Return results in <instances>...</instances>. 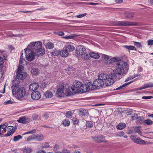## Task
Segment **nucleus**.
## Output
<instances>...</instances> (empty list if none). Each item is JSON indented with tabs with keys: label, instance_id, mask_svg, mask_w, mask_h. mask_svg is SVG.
<instances>
[{
	"label": "nucleus",
	"instance_id": "aec40b11",
	"mask_svg": "<svg viewBox=\"0 0 153 153\" xmlns=\"http://www.w3.org/2000/svg\"><path fill=\"white\" fill-rule=\"evenodd\" d=\"M35 140L38 141H41L44 139V136L42 134H35Z\"/></svg>",
	"mask_w": 153,
	"mask_h": 153
},
{
	"label": "nucleus",
	"instance_id": "338daca9",
	"mask_svg": "<svg viewBox=\"0 0 153 153\" xmlns=\"http://www.w3.org/2000/svg\"><path fill=\"white\" fill-rule=\"evenodd\" d=\"M127 114L128 115H130L132 113V110L130 109H128L126 110Z\"/></svg>",
	"mask_w": 153,
	"mask_h": 153
},
{
	"label": "nucleus",
	"instance_id": "423d86ee",
	"mask_svg": "<svg viewBox=\"0 0 153 153\" xmlns=\"http://www.w3.org/2000/svg\"><path fill=\"white\" fill-rule=\"evenodd\" d=\"M82 83L80 81L76 82L71 87V89L74 93H78L81 92Z\"/></svg>",
	"mask_w": 153,
	"mask_h": 153
},
{
	"label": "nucleus",
	"instance_id": "e433bc0d",
	"mask_svg": "<svg viewBox=\"0 0 153 153\" xmlns=\"http://www.w3.org/2000/svg\"><path fill=\"white\" fill-rule=\"evenodd\" d=\"M23 51H22L21 53V56H20L19 60V63L20 64H22L24 63V62L25 61V60L24 58H23Z\"/></svg>",
	"mask_w": 153,
	"mask_h": 153
},
{
	"label": "nucleus",
	"instance_id": "774afa93",
	"mask_svg": "<svg viewBox=\"0 0 153 153\" xmlns=\"http://www.w3.org/2000/svg\"><path fill=\"white\" fill-rule=\"evenodd\" d=\"M64 35V33L62 31H59L58 32L57 35L60 36H62Z\"/></svg>",
	"mask_w": 153,
	"mask_h": 153
},
{
	"label": "nucleus",
	"instance_id": "de8ad7c7",
	"mask_svg": "<svg viewBox=\"0 0 153 153\" xmlns=\"http://www.w3.org/2000/svg\"><path fill=\"white\" fill-rule=\"evenodd\" d=\"M146 88L153 87V83L149 82L144 85Z\"/></svg>",
	"mask_w": 153,
	"mask_h": 153
},
{
	"label": "nucleus",
	"instance_id": "473e14b6",
	"mask_svg": "<svg viewBox=\"0 0 153 153\" xmlns=\"http://www.w3.org/2000/svg\"><path fill=\"white\" fill-rule=\"evenodd\" d=\"M118 61V59L115 57H113L112 58H111L109 59L108 61L106 62L107 64H110L113 63L115 62H117Z\"/></svg>",
	"mask_w": 153,
	"mask_h": 153
},
{
	"label": "nucleus",
	"instance_id": "7c9ffc66",
	"mask_svg": "<svg viewBox=\"0 0 153 153\" xmlns=\"http://www.w3.org/2000/svg\"><path fill=\"white\" fill-rule=\"evenodd\" d=\"M65 95L67 96H71L72 95L73 93L69 88H65Z\"/></svg>",
	"mask_w": 153,
	"mask_h": 153
},
{
	"label": "nucleus",
	"instance_id": "58836bf2",
	"mask_svg": "<svg viewBox=\"0 0 153 153\" xmlns=\"http://www.w3.org/2000/svg\"><path fill=\"white\" fill-rule=\"evenodd\" d=\"M45 95L46 97L49 98L52 97L53 94L51 91H48L45 93Z\"/></svg>",
	"mask_w": 153,
	"mask_h": 153
},
{
	"label": "nucleus",
	"instance_id": "6e6552de",
	"mask_svg": "<svg viewBox=\"0 0 153 153\" xmlns=\"http://www.w3.org/2000/svg\"><path fill=\"white\" fill-rule=\"evenodd\" d=\"M102 75L105 76V78H103L105 84L107 86H110L112 85L114 83V80L111 79L108 75L106 74H102Z\"/></svg>",
	"mask_w": 153,
	"mask_h": 153
},
{
	"label": "nucleus",
	"instance_id": "a18cd8bd",
	"mask_svg": "<svg viewBox=\"0 0 153 153\" xmlns=\"http://www.w3.org/2000/svg\"><path fill=\"white\" fill-rule=\"evenodd\" d=\"M135 131L138 134L141 136H142V131L141 128L137 127L136 128Z\"/></svg>",
	"mask_w": 153,
	"mask_h": 153
},
{
	"label": "nucleus",
	"instance_id": "5701e85b",
	"mask_svg": "<svg viewBox=\"0 0 153 153\" xmlns=\"http://www.w3.org/2000/svg\"><path fill=\"white\" fill-rule=\"evenodd\" d=\"M134 143L140 144L145 145L146 144V143L145 141L142 140L139 137L137 138Z\"/></svg>",
	"mask_w": 153,
	"mask_h": 153
},
{
	"label": "nucleus",
	"instance_id": "2f4dec72",
	"mask_svg": "<svg viewBox=\"0 0 153 153\" xmlns=\"http://www.w3.org/2000/svg\"><path fill=\"white\" fill-rule=\"evenodd\" d=\"M35 135L33 134L29 136L27 139V142H30L32 141L35 140Z\"/></svg>",
	"mask_w": 153,
	"mask_h": 153
},
{
	"label": "nucleus",
	"instance_id": "c9c22d12",
	"mask_svg": "<svg viewBox=\"0 0 153 153\" xmlns=\"http://www.w3.org/2000/svg\"><path fill=\"white\" fill-rule=\"evenodd\" d=\"M31 73L33 75H36L39 73L38 69L36 68H33L31 70Z\"/></svg>",
	"mask_w": 153,
	"mask_h": 153
},
{
	"label": "nucleus",
	"instance_id": "864d4df0",
	"mask_svg": "<svg viewBox=\"0 0 153 153\" xmlns=\"http://www.w3.org/2000/svg\"><path fill=\"white\" fill-rule=\"evenodd\" d=\"M73 123L75 124H77L79 123V120L76 118H74L73 119Z\"/></svg>",
	"mask_w": 153,
	"mask_h": 153
},
{
	"label": "nucleus",
	"instance_id": "8fccbe9b",
	"mask_svg": "<svg viewBox=\"0 0 153 153\" xmlns=\"http://www.w3.org/2000/svg\"><path fill=\"white\" fill-rule=\"evenodd\" d=\"M134 45L136 46L137 48H140L142 47L141 44L140 42H134Z\"/></svg>",
	"mask_w": 153,
	"mask_h": 153
},
{
	"label": "nucleus",
	"instance_id": "4c0bfd02",
	"mask_svg": "<svg viewBox=\"0 0 153 153\" xmlns=\"http://www.w3.org/2000/svg\"><path fill=\"white\" fill-rule=\"evenodd\" d=\"M51 53L53 55L56 56H58L59 54L60 51L59 50L55 49Z\"/></svg>",
	"mask_w": 153,
	"mask_h": 153
},
{
	"label": "nucleus",
	"instance_id": "f704fd0d",
	"mask_svg": "<svg viewBox=\"0 0 153 153\" xmlns=\"http://www.w3.org/2000/svg\"><path fill=\"white\" fill-rule=\"evenodd\" d=\"M132 82H133V81H130L128 83H125L124 84H123L122 86L119 87L118 88H116V90H120V89H121L124 88L126 86L128 85L129 84L131 83Z\"/></svg>",
	"mask_w": 153,
	"mask_h": 153
},
{
	"label": "nucleus",
	"instance_id": "79ce46f5",
	"mask_svg": "<svg viewBox=\"0 0 153 153\" xmlns=\"http://www.w3.org/2000/svg\"><path fill=\"white\" fill-rule=\"evenodd\" d=\"M101 55L102 58H104L107 62L108 61L109 59H110V57L108 56L102 54H101Z\"/></svg>",
	"mask_w": 153,
	"mask_h": 153
},
{
	"label": "nucleus",
	"instance_id": "4d7b16f0",
	"mask_svg": "<svg viewBox=\"0 0 153 153\" xmlns=\"http://www.w3.org/2000/svg\"><path fill=\"white\" fill-rule=\"evenodd\" d=\"M153 97L152 96H143L142 97V99L147 100V99H151V98H152Z\"/></svg>",
	"mask_w": 153,
	"mask_h": 153
},
{
	"label": "nucleus",
	"instance_id": "13d9d810",
	"mask_svg": "<svg viewBox=\"0 0 153 153\" xmlns=\"http://www.w3.org/2000/svg\"><path fill=\"white\" fill-rule=\"evenodd\" d=\"M9 132L8 133L5 134V136L6 137H8L10 135L14 133V131L13 130H12L11 131Z\"/></svg>",
	"mask_w": 153,
	"mask_h": 153
},
{
	"label": "nucleus",
	"instance_id": "0e129e2a",
	"mask_svg": "<svg viewBox=\"0 0 153 153\" xmlns=\"http://www.w3.org/2000/svg\"><path fill=\"white\" fill-rule=\"evenodd\" d=\"M89 55L88 54H85L84 56V58L85 60H87L89 59Z\"/></svg>",
	"mask_w": 153,
	"mask_h": 153
},
{
	"label": "nucleus",
	"instance_id": "2eb2a0df",
	"mask_svg": "<svg viewBox=\"0 0 153 153\" xmlns=\"http://www.w3.org/2000/svg\"><path fill=\"white\" fill-rule=\"evenodd\" d=\"M8 124L7 123L1 125L0 126V135L1 134V133H4L6 132V128L8 126Z\"/></svg>",
	"mask_w": 153,
	"mask_h": 153
},
{
	"label": "nucleus",
	"instance_id": "4be33fe9",
	"mask_svg": "<svg viewBox=\"0 0 153 153\" xmlns=\"http://www.w3.org/2000/svg\"><path fill=\"white\" fill-rule=\"evenodd\" d=\"M81 89V92L82 93H84L89 91L88 88L86 83L85 85L82 84Z\"/></svg>",
	"mask_w": 153,
	"mask_h": 153
},
{
	"label": "nucleus",
	"instance_id": "412c9836",
	"mask_svg": "<svg viewBox=\"0 0 153 153\" xmlns=\"http://www.w3.org/2000/svg\"><path fill=\"white\" fill-rule=\"evenodd\" d=\"M68 51L65 49L62 50L60 51L59 54L62 57H65L68 55Z\"/></svg>",
	"mask_w": 153,
	"mask_h": 153
},
{
	"label": "nucleus",
	"instance_id": "39448f33",
	"mask_svg": "<svg viewBox=\"0 0 153 153\" xmlns=\"http://www.w3.org/2000/svg\"><path fill=\"white\" fill-rule=\"evenodd\" d=\"M105 76H102V74L98 76V79H96L94 81V83L95 84L96 88L97 87H102L105 83L103 80V78H105Z\"/></svg>",
	"mask_w": 153,
	"mask_h": 153
},
{
	"label": "nucleus",
	"instance_id": "b1692460",
	"mask_svg": "<svg viewBox=\"0 0 153 153\" xmlns=\"http://www.w3.org/2000/svg\"><path fill=\"white\" fill-rule=\"evenodd\" d=\"M32 150V149L29 147H25L22 149V151L23 153H31Z\"/></svg>",
	"mask_w": 153,
	"mask_h": 153
},
{
	"label": "nucleus",
	"instance_id": "f257e3e1",
	"mask_svg": "<svg viewBox=\"0 0 153 153\" xmlns=\"http://www.w3.org/2000/svg\"><path fill=\"white\" fill-rule=\"evenodd\" d=\"M116 68L113 71L114 73H111L109 75L113 80L117 77L115 74L121 75H125L128 71V65L126 62L122 61L116 64Z\"/></svg>",
	"mask_w": 153,
	"mask_h": 153
},
{
	"label": "nucleus",
	"instance_id": "37998d69",
	"mask_svg": "<svg viewBox=\"0 0 153 153\" xmlns=\"http://www.w3.org/2000/svg\"><path fill=\"white\" fill-rule=\"evenodd\" d=\"M86 123L87 126L90 128L93 127L94 124V122L90 121H87Z\"/></svg>",
	"mask_w": 153,
	"mask_h": 153
},
{
	"label": "nucleus",
	"instance_id": "f03ea898",
	"mask_svg": "<svg viewBox=\"0 0 153 153\" xmlns=\"http://www.w3.org/2000/svg\"><path fill=\"white\" fill-rule=\"evenodd\" d=\"M19 80L15 79L13 80V85L12 86V94L18 100H20L25 95L26 88L19 85Z\"/></svg>",
	"mask_w": 153,
	"mask_h": 153
},
{
	"label": "nucleus",
	"instance_id": "0eeeda50",
	"mask_svg": "<svg viewBox=\"0 0 153 153\" xmlns=\"http://www.w3.org/2000/svg\"><path fill=\"white\" fill-rule=\"evenodd\" d=\"M117 25L118 26H138L139 25L138 23L136 22H131L124 21H118L117 22Z\"/></svg>",
	"mask_w": 153,
	"mask_h": 153
},
{
	"label": "nucleus",
	"instance_id": "72a5a7b5",
	"mask_svg": "<svg viewBox=\"0 0 153 153\" xmlns=\"http://www.w3.org/2000/svg\"><path fill=\"white\" fill-rule=\"evenodd\" d=\"M70 121L67 119L64 120L62 121V124L65 126H69L70 125Z\"/></svg>",
	"mask_w": 153,
	"mask_h": 153
},
{
	"label": "nucleus",
	"instance_id": "c85d7f7f",
	"mask_svg": "<svg viewBox=\"0 0 153 153\" xmlns=\"http://www.w3.org/2000/svg\"><path fill=\"white\" fill-rule=\"evenodd\" d=\"M45 47L49 49H51L54 47V44L51 42H48L46 43Z\"/></svg>",
	"mask_w": 153,
	"mask_h": 153
},
{
	"label": "nucleus",
	"instance_id": "e2e57ef3",
	"mask_svg": "<svg viewBox=\"0 0 153 153\" xmlns=\"http://www.w3.org/2000/svg\"><path fill=\"white\" fill-rule=\"evenodd\" d=\"M86 15V13H84L79 15H78L76 16V17L77 18H81L83 17Z\"/></svg>",
	"mask_w": 153,
	"mask_h": 153
},
{
	"label": "nucleus",
	"instance_id": "a878e982",
	"mask_svg": "<svg viewBox=\"0 0 153 153\" xmlns=\"http://www.w3.org/2000/svg\"><path fill=\"white\" fill-rule=\"evenodd\" d=\"M125 16L128 19L132 18L134 15V13L132 12H126L124 13Z\"/></svg>",
	"mask_w": 153,
	"mask_h": 153
},
{
	"label": "nucleus",
	"instance_id": "bf43d9fd",
	"mask_svg": "<svg viewBox=\"0 0 153 153\" xmlns=\"http://www.w3.org/2000/svg\"><path fill=\"white\" fill-rule=\"evenodd\" d=\"M130 138L134 142V141L137 138L136 136L134 135H131L130 136Z\"/></svg>",
	"mask_w": 153,
	"mask_h": 153
},
{
	"label": "nucleus",
	"instance_id": "6e6d98bb",
	"mask_svg": "<svg viewBox=\"0 0 153 153\" xmlns=\"http://www.w3.org/2000/svg\"><path fill=\"white\" fill-rule=\"evenodd\" d=\"M148 44L149 45H153V40L149 39L147 41Z\"/></svg>",
	"mask_w": 153,
	"mask_h": 153
},
{
	"label": "nucleus",
	"instance_id": "4468645a",
	"mask_svg": "<svg viewBox=\"0 0 153 153\" xmlns=\"http://www.w3.org/2000/svg\"><path fill=\"white\" fill-rule=\"evenodd\" d=\"M17 121L19 123L22 124H26L30 122V119L26 118L25 117H23L20 118L19 119L17 120Z\"/></svg>",
	"mask_w": 153,
	"mask_h": 153
},
{
	"label": "nucleus",
	"instance_id": "5fc2aeb1",
	"mask_svg": "<svg viewBox=\"0 0 153 153\" xmlns=\"http://www.w3.org/2000/svg\"><path fill=\"white\" fill-rule=\"evenodd\" d=\"M59 148V146L57 144H56L55 145L54 148L53 150L54 152L58 150Z\"/></svg>",
	"mask_w": 153,
	"mask_h": 153
},
{
	"label": "nucleus",
	"instance_id": "49530a36",
	"mask_svg": "<svg viewBox=\"0 0 153 153\" xmlns=\"http://www.w3.org/2000/svg\"><path fill=\"white\" fill-rule=\"evenodd\" d=\"M72 113L70 111H67L65 114V116L68 118H71L72 115Z\"/></svg>",
	"mask_w": 153,
	"mask_h": 153
},
{
	"label": "nucleus",
	"instance_id": "603ef678",
	"mask_svg": "<svg viewBox=\"0 0 153 153\" xmlns=\"http://www.w3.org/2000/svg\"><path fill=\"white\" fill-rule=\"evenodd\" d=\"M43 147L44 148H48L50 147V145L48 143H44L43 145Z\"/></svg>",
	"mask_w": 153,
	"mask_h": 153
},
{
	"label": "nucleus",
	"instance_id": "680f3d73",
	"mask_svg": "<svg viewBox=\"0 0 153 153\" xmlns=\"http://www.w3.org/2000/svg\"><path fill=\"white\" fill-rule=\"evenodd\" d=\"M138 116L137 114H134L133 116H132V120H134L137 119Z\"/></svg>",
	"mask_w": 153,
	"mask_h": 153
},
{
	"label": "nucleus",
	"instance_id": "052dcab7",
	"mask_svg": "<svg viewBox=\"0 0 153 153\" xmlns=\"http://www.w3.org/2000/svg\"><path fill=\"white\" fill-rule=\"evenodd\" d=\"M13 127L12 126H9L7 127V129L8 131H10L13 129Z\"/></svg>",
	"mask_w": 153,
	"mask_h": 153
},
{
	"label": "nucleus",
	"instance_id": "a19ab883",
	"mask_svg": "<svg viewBox=\"0 0 153 153\" xmlns=\"http://www.w3.org/2000/svg\"><path fill=\"white\" fill-rule=\"evenodd\" d=\"M22 137L20 135H18L15 136L14 137L13 141L14 142H17L19 141L20 139H22Z\"/></svg>",
	"mask_w": 153,
	"mask_h": 153
},
{
	"label": "nucleus",
	"instance_id": "c03bdc74",
	"mask_svg": "<svg viewBox=\"0 0 153 153\" xmlns=\"http://www.w3.org/2000/svg\"><path fill=\"white\" fill-rule=\"evenodd\" d=\"M153 122L150 119H147L144 120V123L147 125H150L153 124Z\"/></svg>",
	"mask_w": 153,
	"mask_h": 153
},
{
	"label": "nucleus",
	"instance_id": "f8f14e48",
	"mask_svg": "<svg viewBox=\"0 0 153 153\" xmlns=\"http://www.w3.org/2000/svg\"><path fill=\"white\" fill-rule=\"evenodd\" d=\"M92 140L96 142H101L105 141V137L103 136H91Z\"/></svg>",
	"mask_w": 153,
	"mask_h": 153
},
{
	"label": "nucleus",
	"instance_id": "cd10ccee",
	"mask_svg": "<svg viewBox=\"0 0 153 153\" xmlns=\"http://www.w3.org/2000/svg\"><path fill=\"white\" fill-rule=\"evenodd\" d=\"M124 48L128 49L129 51L134 50L137 51L136 48L133 45H124L123 46Z\"/></svg>",
	"mask_w": 153,
	"mask_h": 153
},
{
	"label": "nucleus",
	"instance_id": "ea45409f",
	"mask_svg": "<svg viewBox=\"0 0 153 153\" xmlns=\"http://www.w3.org/2000/svg\"><path fill=\"white\" fill-rule=\"evenodd\" d=\"M36 132V130L35 129H34L31 131H28L27 132L25 133H24L22 134L23 135L27 134H33L35 133Z\"/></svg>",
	"mask_w": 153,
	"mask_h": 153
},
{
	"label": "nucleus",
	"instance_id": "9b49d317",
	"mask_svg": "<svg viewBox=\"0 0 153 153\" xmlns=\"http://www.w3.org/2000/svg\"><path fill=\"white\" fill-rule=\"evenodd\" d=\"M65 89V87L64 86H61L57 90L56 94L57 97H63L65 94L64 92Z\"/></svg>",
	"mask_w": 153,
	"mask_h": 153
},
{
	"label": "nucleus",
	"instance_id": "6ab92c4d",
	"mask_svg": "<svg viewBox=\"0 0 153 153\" xmlns=\"http://www.w3.org/2000/svg\"><path fill=\"white\" fill-rule=\"evenodd\" d=\"M37 54L36 56H41L44 55L45 53V50L43 48L41 47L37 51H36Z\"/></svg>",
	"mask_w": 153,
	"mask_h": 153
},
{
	"label": "nucleus",
	"instance_id": "a211bd4d",
	"mask_svg": "<svg viewBox=\"0 0 153 153\" xmlns=\"http://www.w3.org/2000/svg\"><path fill=\"white\" fill-rule=\"evenodd\" d=\"M65 49L68 51L72 52L74 50L75 47L73 44L70 43L66 45Z\"/></svg>",
	"mask_w": 153,
	"mask_h": 153
},
{
	"label": "nucleus",
	"instance_id": "09e8293b",
	"mask_svg": "<svg viewBox=\"0 0 153 153\" xmlns=\"http://www.w3.org/2000/svg\"><path fill=\"white\" fill-rule=\"evenodd\" d=\"M124 135V133L122 131L118 132L116 134V136L117 137H122Z\"/></svg>",
	"mask_w": 153,
	"mask_h": 153
},
{
	"label": "nucleus",
	"instance_id": "bb28decb",
	"mask_svg": "<svg viewBox=\"0 0 153 153\" xmlns=\"http://www.w3.org/2000/svg\"><path fill=\"white\" fill-rule=\"evenodd\" d=\"M126 127V125L124 123H120L116 127L117 129L122 130L124 128Z\"/></svg>",
	"mask_w": 153,
	"mask_h": 153
},
{
	"label": "nucleus",
	"instance_id": "f3484780",
	"mask_svg": "<svg viewBox=\"0 0 153 153\" xmlns=\"http://www.w3.org/2000/svg\"><path fill=\"white\" fill-rule=\"evenodd\" d=\"M39 87L38 84L36 82H34L30 84L29 86V89L31 91L36 90Z\"/></svg>",
	"mask_w": 153,
	"mask_h": 153
},
{
	"label": "nucleus",
	"instance_id": "7ed1b4c3",
	"mask_svg": "<svg viewBox=\"0 0 153 153\" xmlns=\"http://www.w3.org/2000/svg\"><path fill=\"white\" fill-rule=\"evenodd\" d=\"M24 68L23 66L21 65H19L18 70L16 73V79L15 78L14 80L16 79L19 80V79H23L26 77L27 76L26 73L23 72Z\"/></svg>",
	"mask_w": 153,
	"mask_h": 153
},
{
	"label": "nucleus",
	"instance_id": "ddd939ff",
	"mask_svg": "<svg viewBox=\"0 0 153 153\" xmlns=\"http://www.w3.org/2000/svg\"><path fill=\"white\" fill-rule=\"evenodd\" d=\"M32 98L34 100H38L40 98L41 95L40 93L38 91L33 92L31 94Z\"/></svg>",
	"mask_w": 153,
	"mask_h": 153
},
{
	"label": "nucleus",
	"instance_id": "393cba45",
	"mask_svg": "<svg viewBox=\"0 0 153 153\" xmlns=\"http://www.w3.org/2000/svg\"><path fill=\"white\" fill-rule=\"evenodd\" d=\"M89 55L91 57L94 59H98L100 57L98 53L94 52H90Z\"/></svg>",
	"mask_w": 153,
	"mask_h": 153
},
{
	"label": "nucleus",
	"instance_id": "3c124183",
	"mask_svg": "<svg viewBox=\"0 0 153 153\" xmlns=\"http://www.w3.org/2000/svg\"><path fill=\"white\" fill-rule=\"evenodd\" d=\"M77 36V35L75 34H72L68 36V39H73Z\"/></svg>",
	"mask_w": 153,
	"mask_h": 153
},
{
	"label": "nucleus",
	"instance_id": "dca6fc26",
	"mask_svg": "<svg viewBox=\"0 0 153 153\" xmlns=\"http://www.w3.org/2000/svg\"><path fill=\"white\" fill-rule=\"evenodd\" d=\"M86 84L88 88L89 91L90 90H94L97 89L95 84L94 83V82H87Z\"/></svg>",
	"mask_w": 153,
	"mask_h": 153
},
{
	"label": "nucleus",
	"instance_id": "c756f323",
	"mask_svg": "<svg viewBox=\"0 0 153 153\" xmlns=\"http://www.w3.org/2000/svg\"><path fill=\"white\" fill-rule=\"evenodd\" d=\"M144 118L143 117H138L137 119V124H141L144 123Z\"/></svg>",
	"mask_w": 153,
	"mask_h": 153
},
{
	"label": "nucleus",
	"instance_id": "1a4fd4ad",
	"mask_svg": "<svg viewBox=\"0 0 153 153\" xmlns=\"http://www.w3.org/2000/svg\"><path fill=\"white\" fill-rule=\"evenodd\" d=\"M42 43L40 41L30 43L28 46V48H31L37 51L42 46Z\"/></svg>",
	"mask_w": 153,
	"mask_h": 153
},
{
	"label": "nucleus",
	"instance_id": "9d476101",
	"mask_svg": "<svg viewBox=\"0 0 153 153\" xmlns=\"http://www.w3.org/2000/svg\"><path fill=\"white\" fill-rule=\"evenodd\" d=\"M75 51L76 54L78 56H81L86 52L85 48L82 45L78 46Z\"/></svg>",
	"mask_w": 153,
	"mask_h": 153
},
{
	"label": "nucleus",
	"instance_id": "69168bd1",
	"mask_svg": "<svg viewBox=\"0 0 153 153\" xmlns=\"http://www.w3.org/2000/svg\"><path fill=\"white\" fill-rule=\"evenodd\" d=\"M13 103L12 101L10 100H9L5 102H4V105H8L10 104H12Z\"/></svg>",
	"mask_w": 153,
	"mask_h": 153
},
{
	"label": "nucleus",
	"instance_id": "20e7f679",
	"mask_svg": "<svg viewBox=\"0 0 153 153\" xmlns=\"http://www.w3.org/2000/svg\"><path fill=\"white\" fill-rule=\"evenodd\" d=\"M30 48H27L24 49V51L25 54V58L26 59L29 61L33 60L35 57L34 53L32 51Z\"/></svg>",
	"mask_w": 153,
	"mask_h": 153
}]
</instances>
